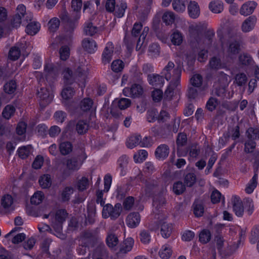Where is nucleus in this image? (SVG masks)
Returning a JSON list of instances; mask_svg holds the SVG:
<instances>
[{"label": "nucleus", "instance_id": "nucleus-33", "mask_svg": "<svg viewBox=\"0 0 259 259\" xmlns=\"http://www.w3.org/2000/svg\"><path fill=\"white\" fill-rule=\"evenodd\" d=\"M194 213L197 217H201L204 212V207L199 200H195L193 204Z\"/></svg>", "mask_w": 259, "mask_h": 259}, {"label": "nucleus", "instance_id": "nucleus-52", "mask_svg": "<svg viewBox=\"0 0 259 259\" xmlns=\"http://www.w3.org/2000/svg\"><path fill=\"white\" fill-rule=\"evenodd\" d=\"M67 214L68 213L65 209L58 210L55 214V221L63 223L65 221Z\"/></svg>", "mask_w": 259, "mask_h": 259}, {"label": "nucleus", "instance_id": "nucleus-36", "mask_svg": "<svg viewBox=\"0 0 259 259\" xmlns=\"http://www.w3.org/2000/svg\"><path fill=\"white\" fill-rule=\"evenodd\" d=\"M80 166V164L75 157H73L67 159L66 161L67 168L73 171L78 170Z\"/></svg>", "mask_w": 259, "mask_h": 259}, {"label": "nucleus", "instance_id": "nucleus-47", "mask_svg": "<svg viewBox=\"0 0 259 259\" xmlns=\"http://www.w3.org/2000/svg\"><path fill=\"white\" fill-rule=\"evenodd\" d=\"M172 5L174 10L179 13L183 12L186 9V5L182 0H173Z\"/></svg>", "mask_w": 259, "mask_h": 259}, {"label": "nucleus", "instance_id": "nucleus-17", "mask_svg": "<svg viewBox=\"0 0 259 259\" xmlns=\"http://www.w3.org/2000/svg\"><path fill=\"white\" fill-rule=\"evenodd\" d=\"M149 83L155 88H160L164 83L163 76L158 74H149L148 75Z\"/></svg>", "mask_w": 259, "mask_h": 259}, {"label": "nucleus", "instance_id": "nucleus-29", "mask_svg": "<svg viewBox=\"0 0 259 259\" xmlns=\"http://www.w3.org/2000/svg\"><path fill=\"white\" fill-rule=\"evenodd\" d=\"M89 124L87 121L83 120H79L76 124V130L79 135H83L89 130Z\"/></svg>", "mask_w": 259, "mask_h": 259}, {"label": "nucleus", "instance_id": "nucleus-61", "mask_svg": "<svg viewBox=\"0 0 259 259\" xmlns=\"http://www.w3.org/2000/svg\"><path fill=\"white\" fill-rule=\"evenodd\" d=\"M123 62L120 60H116L113 61L111 66L112 70L116 72L121 71L123 68Z\"/></svg>", "mask_w": 259, "mask_h": 259}, {"label": "nucleus", "instance_id": "nucleus-35", "mask_svg": "<svg viewBox=\"0 0 259 259\" xmlns=\"http://www.w3.org/2000/svg\"><path fill=\"white\" fill-rule=\"evenodd\" d=\"M247 79V77L244 73H238L235 76L234 83L238 86L243 87L246 84Z\"/></svg>", "mask_w": 259, "mask_h": 259}, {"label": "nucleus", "instance_id": "nucleus-56", "mask_svg": "<svg viewBox=\"0 0 259 259\" xmlns=\"http://www.w3.org/2000/svg\"><path fill=\"white\" fill-rule=\"evenodd\" d=\"M48 25L49 31L51 32H54L59 27L60 20L57 18H54L50 20Z\"/></svg>", "mask_w": 259, "mask_h": 259}, {"label": "nucleus", "instance_id": "nucleus-9", "mask_svg": "<svg viewBox=\"0 0 259 259\" xmlns=\"http://www.w3.org/2000/svg\"><path fill=\"white\" fill-rule=\"evenodd\" d=\"M241 50V42L239 40L235 39L229 42L227 53L228 56L231 58L236 56Z\"/></svg>", "mask_w": 259, "mask_h": 259}, {"label": "nucleus", "instance_id": "nucleus-60", "mask_svg": "<svg viewBox=\"0 0 259 259\" xmlns=\"http://www.w3.org/2000/svg\"><path fill=\"white\" fill-rule=\"evenodd\" d=\"M60 59L62 60H66L70 55V50L68 46H64L62 47L59 50Z\"/></svg>", "mask_w": 259, "mask_h": 259}, {"label": "nucleus", "instance_id": "nucleus-25", "mask_svg": "<svg viewBox=\"0 0 259 259\" xmlns=\"http://www.w3.org/2000/svg\"><path fill=\"white\" fill-rule=\"evenodd\" d=\"M38 182L40 186L42 189L49 188L52 185L51 176L49 174H45L40 177Z\"/></svg>", "mask_w": 259, "mask_h": 259}, {"label": "nucleus", "instance_id": "nucleus-46", "mask_svg": "<svg viewBox=\"0 0 259 259\" xmlns=\"http://www.w3.org/2000/svg\"><path fill=\"white\" fill-rule=\"evenodd\" d=\"M39 27L38 23L35 22H31L27 24L25 31L27 34L33 35L37 32Z\"/></svg>", "mask_w": 259, "mask_h": 259}, {"label": "nucleus", "instance_id": "nucleus-48", "mask_svg": "<svg viewBox=\"0 0 259 259\" xmlns=\"http://www.w3.org/2000/svg\"><path fill=\"white\" fill-rule=\"evenodd\" d=\"M44 198V194L41 191H37L31 197L30 202L34 205L39 204Z\"/></svg>", "mask_w": 259, "mask_h": 259}, {"label": "nucleus", "instance_id": "nucleus-26", "mask_svg": "<svg viewBox=\"0 0 259 259\" xmlns=\"http://www.w3.org/2000/svg\"><path fill=\"white\" fill-rule=\"evenodd\" d=\"M161 234L163 238H168L172 233V226L171 224L163 222L161 225Z\"/></svg>", "mask_w": 259, "mask_h": 259}, {"label": "nucleus", "instance_id": "nucleus-30", "mask_svg": "<svg viewBox=\"0 0 259 259\" xmlns=\"http://www.w3.org/2000/svg\"><path fill=\"white\" fill-rule=\"evenodd\" d=\"M209 9L214 13H220L223 10V4L219 1H214L209 4Z\"/></svg>", "mask_w": 259, "mask_h": 259}, {"label": "nucleus", "instance_id": "nucleus-39", "mask_svg": "<svg viewBox=\"0 0 259 259\" xmlns=\"http://www.w3.org/2000/svg\"><path fill=\"white\" fill-rule=\"evenodd\" d=\"M246 136L248 139L255 140L259 139V128L249 127L245 133Z\"/></svg>", "mask_w": 259, "mask_h": 259}, {"label": "nucleus", "instance_id": "nucleus-54", "mask_svg": "<svg viewBox=\"0 0 259 259\" xmlns=\"http://www.w3.org/2000/svg\"><path fill=\"white\" fill-rule=\"evenodd\" d=\"M74 89L69 86L65 87L61 93V95L64 99L67 100L73 97L74 95Z\"/></svg>", "mask_w": 259, "mask_h": 259}, {"label": "nucleus", "instance_id": "nucleus-27", "mask_svg": "<svg viewBox=\"0 0 259 259\" xmlns=\"http://www.w3.org/2000/svg\"><path fill=\"white\" fill-rule=\"evenodd\" d=\"M106 241L107 245L110 248L115 247L119 242L117 235L112 232L108 233Z\"/></svg>", "mask_w": 259, "mask_h": 259}, {"label": "nucleus", "instance_id": "nucleus-31", "mask_svg": "<svg viewBox=\"0 0 259 259\" xmlns=\"http://www.w3.org/2000/svg\"><path fill=\"white\" fill-rule=\"evenodd\" d=\"M184 184L189 187H192L196 181V176L194 172H188L184 175Z\"/></svg>", "mask_w": 259, "mask_h": 259}, {"label": "nucleus", "instance_id": "nucleus-5", "mask_svg": "<svg viewBox=\"0 0 259 259\" xmlns=\"http://www.w3.org/2000/svg\"><path fill=\"white\" fill-rule=\"evenodd\" d=\"M122 206L120 203H117L113 206L111 204H107L104 206L102 210V216L104 218H110L112 220H116L120 215Z\"/></svg>", "mask_w": 259, "mask_h": 259}, {"label": "nucleus", "instance_id": "nucleus-13", "mask_svg": "<svg viewBox=\"0 0 259 259\" xmlns=\"http://www.w3.org/2000/svg\"><path fill=\"white\" fill-rule=\"evenodd\" d=\"M114 47L112 43H108L104 49L102 56V61L104 64L109 63L112 60Z\"/></svg>", "mask_w": 259, "mask_h": 259}, {"label": "nucleus", "instance_id": "nucleus-11", "mask_svg": "<svg viewBox=\"0 0 259 259\" xmlns=\"http://www.w3.org/2000/svg\"><path fill=\"white\" fill-rule=\"evenodd\" d=\"M233 209L235 214L239 217H242L244 213V207L241 200L239 197L235 196L231 200Z\"/></svg>", "mask_w": 259, "mask_h": 259}, {"label": "nucleus", "instance_id": "nucleus-43", "mask_svg": "<svg viewBox=\"0 0 259 259\" xmlns=\"http://www.w3.org/2000/svg\"><path fill=\"white\" fill-rule=\"evenodd\" d=\"M31 148L30 145L20 147L17 151L19 157L22 159L26 158L29 156Z\"/></svg>", "mask_w": 259, "mask_h": 259}, {"label": "nucleus", "instance_id": "nucleus-24", "mask_svg": "<svg viewBox=\"0 0 259 259\" xmlns=\"http://www.w3.org/2000/svg\"><path fill=\"white\" fill-rule=\"evenodd\" d=\"M165 199L162 195L155 196L153 202V206L155 209V210H154V212L158 213L159 211V209L165 204Z\"/></svg>", "mask_w": 259, "mask_h": 259}, {"label": "nucleus", "instance_id": "nucleus-45", "mask_svg": "<svg viewBox=\"0 0 259 259\" xmlns=\"http://www.w3.org/2000/svg\"><path fill=\"white\" fill-rule=\"evenodd\" d=\"M185 184L181 181H178L173 184L172 190L176 195H180L184 192L186 190Z\"/></svg>", "mask_w": 259, "mask_h": 259}, {"label": "nucleus", "instance_id": "nucleus-50", "mask_svg": "<svg viewBox=\"0 0 259 259\" xmlns=\"http://www.w3.org/2000/svg\"><path fill=\"white\" fill-rule=\"evenodd\" d=\"M210 232L207 229L203 230L199 234V241L203 243L208 242L211 239Z\"/></svg>", "mask_w": 259, "mask_h": 259}, {"label": "nucleus", "instance_id": "nucleus-23", "mask_svg": "<svg viewBox=\"0 0 259 259\" xmlns=\"http://www.w3.org/2000/svg\"><path fill=\"white\" fill-rule=\"evenodd\" d=\"M258 165H257L255 168V169L254 170V175L251 180H250V182L247 184L246 188H245V192L248 194L251 193L254 188L256 186L257 184V171H258Z\"/></svg>", "mask_w": 259, "mask_h": 259}, {"label": "nucleus", "instance_id": "nucleus-44", "mask_svg": "<svg viewBox=\"0 0 259 259\" xmlns=\"http://www.w3.org/2000/svg\"><path fill=\"white\" fill-rule=\"evenodd\" d=\"M210 68L213 70H218L222 67V63L220 58L217 57H212L209 62Z\"/></svg>", "mask_w": 259, "mask_h": 259}, {"label": "nucleus", "instance_id": "nucleus-49", "mask_svg": "<svg viewBox=\"0 0 259 259\" xmlns=\"http://www.w3.org/2000/svg\"><path fill=\"white\" fill-rule=\"evenodd\" d=\"M21 54V51L19 48L14 46L12 47L9 52V58L13 61L17 60Z\"/></svg>", "mask_w": 259, "mask_h": 259}, {"label": "nucleus", "instance_id": "nucleus-40", "mask_svg": "<svg viewBox=\"0 0 259 259\" xmlns=\"http://www.w3.org/2000/svg\"><path fill=\"white\" fill-rule=\"evenodd\" d=\"M59 149L62 155H66L72 151V145L70 142H64L60 144Z\"/></svg>", "mask_w": 259, "mask_h": 259}, {"label": "nucleus", "instance_id": "nucleus-64", "mask_svg": "<svg viewBox=\"0 0 259 259\" xmlns=\"http://www.w3.org/2000/svg\"><path fill=\"white\" fill-rule=\"evenodd\" d=\"M171 253L172 250L171 248L165 246L163 249L159 251V255L162 259H168L170 257Z\"/></svg>", "mask_w": 259, "mask_h": 259}, {"label": "nucleus", "instance_id": "nucleus-55", "mask_svg": "<svg viewBox=\"0 0 259 259\" xmlns=\"http://www.w3.org/2000/svg\"><path fill=\"white\" fill-rule=\"evenodd\" d=\"M93 104V101L90 98H85L80 103V107L83 111H88L90 110Z\"/></svg>", "mask_w": 259, "mask_h": 259}, {"label": "nucleus", "instance_id": "nucleus-42", "mask_svg": "<svg viewBox=\"0 0 259 259\" xmlns=\"http://www.w3.org/2000/svg\"><path fill=\"white\" fill-rule=\"evenodd\" d=\"M17 89V83L15 80H11L4 86V90L8 94L14 93Z\"/></svg>", "mask_w": 259, "mask_h": 259}, {"label": "nucleus", "instance_id": "nucleus-15", "mask_svg": "<svg viewBox=\"0 0 259 259\" xmlns=\"http://www.w3.org/2000/svg\"><path fill=\"white\" fill-rule=\"evenodd\" d=\"M256 22V17L252 15L246 19L242 24V30L244 32L251 31L254 28Z\"/></svg>", "mask_w": 259, "mask_h": 259}, {"label": "nucleus", "instance_id": "nucleus-22", "mask_svg": "<svg viewBox=\"0 0 259 259\" xmlns=\"http://www.w3.org/2000/svg\"><path fill=\"white\" fill-rule=\"evenodd\" d=\"M82 47L89 53H93L96 50L97 44L94 40L86 38L82 41Z\"/></svg>", "mask_w": 259, "mask_h": 259}, {"label": "nucleus", "instance_id": "nucleus-62", "mask_svg": "<svg viewBox=\"0 0 259 259\" xmlns=\"http://www.w3.org/2000/svg\"><path fill=\"white\" fill-rule=\"evenodd\" d=\"M198 88L194 86H189L187 90V97L190 99H194L198 95Z\"/></svg>", "mask_w": 259, "mask_h": 259}, {"label": "nucleus", "instance_id": "nucleus-12", "mask_svg": "<svg viewBox=\"0 0 259 259\" xmlns=\"http://www.w3.org/2000/svg\"><path fill=\"white\" fill-rule=\"evenodd\" d=\"M203 80V77L201 74H195L190 78V83L191 85L198 88L199 91H204L207 88V86L202 85Z\"/></svg>", "mask_w": 259, "mask_h": 259}, {"label": "nucleus", "instance_id": "nucleus-58", "mask_svg": "<svg viewBox=\"0 0 259 259\" xmlns=\"http://www.w3.org/2000/svg\"><path fill=\"white\" fill-rule=\"evenodd\" d=\"M171 40L175 45H181L183 41L182 34L178 31H175L171 35Z\"/></svg>", "mask_w": 259, "mask_h": 259}, {"label": "nucleus", "instance_id": "nucleus-37", "mask_svg": "<svg viewBox=\"0 0 259 259\" xmlns=\"http://www.w3.org/2000/svg\"><path fill=\"white\" fill-rule=\"evenodd\" d=\"M238 60L239 63L243 66L250 65L253 61L250 55L247 53L240 54Z\"/></svg>", "mask_w": 259, "mask_h": 259}, {"label": "nucleus", "instance_id": "nucleus-34", "mask_svg": "<svg viewBox=\"0 0 259 259\" xmlns=\"http://www.w3.org/2000/svg\"><path fill=\"white\" fill-rule=\"evenodd\" d=\"M126 8L127 4L124 2H122L119 5H117L114 11V16L117 18L122 17Z\"/></svg>", "mask_w": 259, "mask_h": 259}, {"label": "nucleus", "instance_id": "nucleus-18", "mask_svg": "<svg viewBox=\"0 0 259 259\" xmlns=\"http://www.w3.org/2000/svg\"><path fill=\"white\" fill-rule=\"evenodd\" d=\"M188 14L193 19H196L200 15V8L195 1H190L188 6Z\"/></svg>", "mask_w": 259, "mask_h": 259}, {"label": "nucleus", "instance_id": "nucleus-1", "mask_svg": "<svg viewBox=\"0 0 259 259\" xmlns=\"http://www.w3.org/2000/svg\"><path fill=\"white\" fill-rule=\"evenodd\" d=\"M81 0H72L71 7L73 10V13L71 17L66 12H64L61 15L60 18L65 24V28L67 31L71 32L76 26L77 20L80 18V15L78 13L82 7Z\"/></svg>", "mask_w": 259, "mask_h": 259}, {"label": "nucleus", "instance_id": "nucleus-51", "mask_svg": "<svg viewBox=\"0 0 259 259\" xmlns=\"http://www.w3.org/2000/svg\"><path fill=\"white\" fill-rule=\"evenodd\" d=\"M73 193V189L71 187H66L61 193V199L63 202L68 201L70 195Z\"/></svg>", "mask_w": 259, "mask_h": 259}, {"label": "nucleus", "instance_id": "nucleus-28", "mask_svg": "<svg viewBox=\"0 0 259 259\" xmlns=\"http://www.w3.org/2000/svg\"><path fill=\"white\" fill-rule=\"evenodd\" d=\"M187 136L184 133L179 134L177 139V145L178 146L177 154L179 156H181L183 154L181 153L180 148L184 146L187 143Z\"/></svg>", "mask_w": 259, "mask_h": 259}, {"label": "nucleus", "instance_id": "nucleus-8", "mask_svg": "<svg viewBox=\"0 0 259 259\" xmlns=\"http://www.w3.org/2000/svg\"><path fill=\"white\" fill-rule=\"evenodd\" d=\"M189 32L191 38L198 42L203 35V26L201 24H192L189 27Z\"/></svg>", "mask_w": 259, "mask_h": 259}, {"label": "nucleus", "instance_id": "nucleus-7", "mask_svg": "<svg viewBox=\"0 0 259 259\" xmlns=\"http://www.w3.org/2000/svg\"><path fill=\"white\" fill-rule=\"evenodd\" d=\"M37 95L40 100V105L42 106H46L50 104L53 98V94L44 87H40V90L37 91Z\"/></svg>", "mask_w": 259, "mask_h": 259}, {"label": "nucleus", "instance_id": "nucleus-10", "mask_svg": "<svg viewBox=\"0 0 259 259\" xmlns=\"http://www.w3.org/2000/svg\"><path fill=\"white\" fill-rule=\"evenodd\" d=\"M82 241L86 245H91L94 247L98 242V237L93 232L87 230L82 234Z\"/></svg>", "mask_w": 259, "mask_h": 259}, {"label": "nucleus", "instance_id": "nucleus-20", "mask_svg": "<svg viewBox=\"0 0 259 259\" xmlns=\"http://www.w3.org/2000/svg\"><path fill=\"white\" fill-rule=\"evenodd\" d=\"M44 71L46 73V78L47 81L50 77H52L54 79L58 75L57 67L52 64H47L45 66Z\"/></svg>", "mask_w": 259, "mask_h": 259}, {"label": "nucleus", "instance_id": "nucleus-41", "mask_svg": "<svg viewBox=\"0 0 259 259\" xmlns=\"http://www.w3.org/2000/svg\"><path fill=\"white\" fill-rule=\"evenodd\" d=\"M62 224L61 223L55 221L53 223V227L55 231V235L58 238L64 239L65 238V235L62 233Z\"/></svg>", "mask_w": 259, "mask_h": 259}, {"label": "nucleus", "instance_id": "nucleus-57", "mask_svg": "<svg viewBox=\"0 0 259 259\" xmlns=\"http://www.w3.org/2000/svg\"><path fill=\"white\" fill-rule=\"evenodd\" d=\"M84 31L86 35L92 36L97 31V27L93 26L92 22L88 23L84 28Z\"/></svg>", "mask_w": 259, "mask_h": 259}, {"label": "nucleus", "instance_id": "nucleus-14", "mask_svg": "<svg viewBox=\"0 0 259 259\" xmlns=\"http://www.w3.org/2000/svg\"><path fill=\"white\" fill-rule=\"evenodd\" d=\"M257 6V4L253 1H250L244 4L240 8L241 15L246 16L252 14Z\"/></svg>", "mask_w": 259, "mask_h": 259}, {"label": "nucleus", "instance_id": "nucleus-3", "mask_svg": "<svg viewBox=\"0 0 259 259\" xmlns=\"http://www.w3.org/2000/svg\"><path fill=\"white\" fill-rule=\"evenodd\" d=\"M182 72V65L180 62L174 70L172 79L164 93V96L167 100H170L174 95V91L180 84Z\"/></svg>", "mask_w": 259, "mask_h": 259}, {"label": "nucleus", "instance_id": "nucleus-4", "mask_svg": "<svg viewBox=\"0 0 259 259\" xmlns=\"http://www.w3.org/2000/svg\"><path fill=\"white\" fill-rule=\"evenodd\" d=\"M16 12V14L13 17L11 20V24L14 28H17L20 26L22 22V18H24L23 21H26V22L28 21H31L32 19V17L31 15L28 16V14L26 12V7L22 4L18 6Z\"/></svg>", "mask_w": 259, "mask_h": 259}, {"label": "nucleus", "instance_id": "nucleus-38", "mask_svg": "<svg viewBox=\"0 0 259 259\" xmlns=\"http://www.w3.org/2000/svg\"><path fill=\"white\" fill-rule=\"evenodd\" d=\"M141 136L138 135L131 136L126 141V146L129 148H133L140 145Z\"/></svg>", "mask_w": 259, "mask_h": 259}, {"label": "nucleus", "instance_id": "nucleus-2", "mask_svg": "<svg viewBox=\"0 0 259 259\" xmlns=\"http://www.w3.org/2000/svg\"><path fill=\"white\" fill-rule=\"evenodd\" d=\"M62 75L65 85L72 84L76 79L79 81H84L87 76L85 71L80 66L74 73L69 68H66L63 70Z\"/></svg>", "mask_w": 259, "mask_h": 259}, {"label": "nucleus", "instance_id": "nucleus-16", "mask_svg": "<svg viewBox=\"0 0 259 259\" xmlns=\"http://www.w3.org/2000/svg\"><path fill=\"white\" fill-rule=\"evenodd\" d=\"M141 218L139 212H134L130 213L126 218L127 225L131 228L137 226L140 222Z\"/></svg>", "mask_w": 259, "mask_h": 259}, {"label": "nucleus", "instance_id": "nucleus-19", "mask_svg": "<svg viewBox=\"0 0 259 259\" xmlns=\"http://www.w3.org/2000/svg\"><path fill=\"white\" fill-rule=\"evenodd\" d=\"M169 151V149L167 145H160L156 149L155 156L157 159H164L168 156Z\"/></svg>", "mask_w": 259, "mask_h": 259}, {"label": "nucleus", "instance_id": "nucleus-53", "mask_svg": "<svg viewBox=\"0 0 259 259\" xmlns=\"http://www.w3.org/2000/svg\"><path fill=\"white\" fill-rule=\"evenodd\" d=\"M162 19L166 25L172 24L175 19L174 13L169 11L166 12L163 15Z\"/></svg>", "mask_w": 259, "mask_h": 259}, {"label": "nucleus", "instance_id": "nucleus-59", "mask_svg": "<svg viewBox=\"0 0 259 259\" xmlns=\"http://www.w3.org/2000/svg\"><path fill=\"white\" fill-rule=\"evenodd\" d=\"M256 147V143L253 140L248 139L244 144V151L249 153L252 152Z\"/></svg>", "mask_w": 259, "mask_h": 259}, {"label": "nucleus", "instance_id": "nucleus-21", "mask_svg": "<svg viewBox=\"0 0 259 259\" xmlns=\"http://www.w3.org/2000/svg\"><path fill=\"white\" fill-rule=\"evenodd\" d=\"M134 244V239L129 237L125 239L120 247L119 253H126L133 248Z\"/></svg>", "mask_w": 259, "mask_h": 259}, {"label": "nucleus", "instance_id": "nucleus-32", "mask_svg": "<svg viewBox=\"0 0 259 259\" xmlns=\"http://www.w3.org/2000/svg\"><path fill=\"white\" fill-rule=\"evenodd\" d=\"M158 186L157 181L154 180L149 181L146 182L145 191L147 196H151L156 190Z\"/></svg>", "mask_w": 259, "mask_h": 259}, {"label": "nucleus", "instance_id": "nucleus-6", "mask_svg": "<svg viewBox=\"0 0 259 259\" xmlns=\"http://www.w3.org/2000/svg\"><path fill=\"white\" fill-rule=\"evenodd\" d=\"M1 204L2 208H0V212L4 214L10 213L14 209L13 206V198L11 195L5 194L2 197Z\"/></svg>", "mask_w": 259, "mask_h": 259}, {"label": "nucleus", "instance_id": "nucleus-63", "mask_svg": "<svg viewBox=\"0 0 259 259\" xmlns=\"http://www.w3.org/2000/svg\"><path fill=\"white\" fill-rule=\"evenodd\" d=\"M143 89L140 84H134L131 88V94L134 97L142 95Z\"/></svg>", "mask_w": 259, "mask_h": 259}]
</instances>
